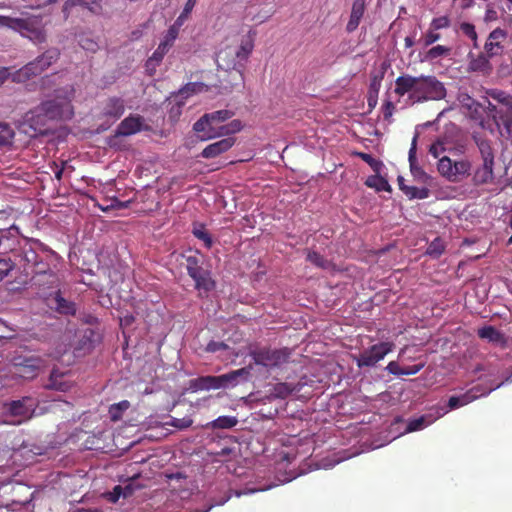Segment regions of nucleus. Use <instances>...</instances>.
Segmentation results:
<instances>
[{"instance_id":"4468645a","label":"nucleus","mask_w":512,"mask_h":512,"mask_svg":"<svg viewBox=\"0 0 512 512\" xmlns=\"http://www.w3.org/2000/svg\"><path fill=\"white\" fill-rule=\"evenodd\" d=\"M101 1L102 0H67L63 4L62 11L65 18H68L75 8L87 10L89 13L97 15L102 11Z\"/></svg>"},{"instance_id":"b1692460","label":"nucleus","mask_w":512,"mask_h":512,"mask_svg":"<svg viewBox=\"0 0 512 512\" xmlns=\"http://www.w3.org/2000/svg\"><path fill=\"white\" fill-rule=\"evenodd\" d=\"M366 1L365 0H354L351 8L350 18L346 25L347 32H354L365 13Z\"/></svg>"},{"instance_id":"680f3d73","label":"nucleus","mask_w":512,"mask_h":512,"mask_svg":"<svg viewBox=\"0 0 512 512\" xmlns=\"http://www.w3.org/2000/svg\"><path fill=\"white\" fill-rule=\"evenodd\" d=\"M14 264L10 259H0V281L9 274Z\"/></svg>"},{"instance_id":"dca6fc26","label":"nucleus","mask_w":512,"mask_h":512,"mask_svg":"<svg viewBox=\"0 0 512 512\" xmlns=\"http://www.w3.org/2000/svg\"><path fill=\"white\" fill-rule=\"evenodd\" d=\"M418 77L406 74L401 75L395 80V89L394 92L398 96H404L407 93H410L409 98L414 102L415 101V93L417 90Z\"/></svg>"},{"instance_id":"c85d7f7f","label":"nucleus","mask_w":512,"mask_h":512,"mask_svg":"<svg viewBox=\"0 0 512 512\" xmlns=\"http://www.w3.org/2000/svg\"><path fill=\"white\" fill-rule=\"evenodd\" d=\"M184 21L177 18L172 26L167 31V34L162 40V57L164 56L167 49H169L174 41L177 39L180 29L183 26Z\"/></svg>"},{"instance_id":"473e14b6","label":"nucleus","mask_w":512,"mask_h":512,"mask_svg":"<svg viewBox=\"0 0 512 512\" xmlns=\"http://www.w3.org/2000/svg\"><path fill=\"white\" fill-rule=\"evenodd\" d=\"M41 257L32 247H24L21 252V259L24 262V270L29 273L31 268Z\"/></svg>"},{"instance_id":"9b49d317","label":"nucleus","mask_w":512,"mask_h":512,"mask_svg":"<svg viewBox=\"0 0 512 512\" xmlns=\"http://www.w3.org/2000/svg\"><path fill=\"white\" fill-rule=\"evenodd\" d=\"M143 126V118L140 115H130L123 119L117 127L113 136L109 139L110 147L117 145L120 136H130L141 131Z\"/></svg>"},{"instance_id":"338daca9","label":"nucleus","mask_w":512,"mask_h":512,"mask_svg":"<svg viewBox=\"0 0 512 512\" xmlns=\"http://www.w3.org/2000/svg\"><path fill=\"white\" fill-rule=\"evenodd\" d=\"M274 393L277 397L285 398L291 393V389L286 383H278L274 387Z\"/></svg>"},{"instance_id":"37998d69","label":"nucleus","mask_w":512,"mask_h":512,"mask_svg":"<svg viewBox=\"0 0 512 512\" xmlns=\"http://www.w3.org/2000/svg\"><path fill=\"white\" fill-rule=\"evenodd\" d=\"M365 184L368 187L376 188L378 191H390V185L388 181L380 176L369 177Z\"/></svg>"},{"instance_id":"a878e982","label":"nucleus","mask_w":512,"mask_h":512,"mask_svg":"<svg viewBox=\"0 0 512 512\" xmlns=\"http://www.w3.org/2000/svg\"><path fill=\"white\" fill-rule=\"evenodd\" d=\"M191 388L198 389H219L225 388L224 383L219 376H205L190 381Z\"/></svg>"},{"instance_id":"5fc2aeb1","label":"nucleus","mask_w":512,"mask_h":512,"mask_svg":"<svg viewBox=\"0 0 512 512\" xmlns=\"http://www.w3.org/2000/svg\"><path fill=\"white\" fill-rule=\"evenodd\" d=\"M459 407H462L459 397L451 396L448 400L447 409L446 408H438L437 417H441V416L445 415L449 410H454Z\"/></svg>"},{"instance_id":"9d476101","label":"nucleus","mask_w":512,"mask_h":512,"mask_svg":"<svg viewBox=\"0 0 512 512\" xmlns=\"http://www.w3.org/2000/svg\"><path fill=\"white\" fill-rule=\"evenodd\" d=\"M48 120L49 119L39 105L24 114L21 127L26 134H43L46 131V124Z\"/></svg>"},{"instance_id":"052dcab7","label":"nucleus","mask_w":512,"mask_h":512,"mask_svg":"<svg viewBox=\"0 0 512 512\" xmlns=\"http://www.w3.org/2000/svg\"><path fill=\"white\" fill-rule=\"evenodd\" d=\"M356 156H358L361 160L367 163L373 170H378L379 162L375 158H373L372 155L364 152H357Z\"/></svg>"},{"instance_id":"4d7b16f0","label":"nucleus","mask_w":512,"mask_h":512,"mask_svg":"<svg viewBox=\"0 0 512 512\" xmlns=\"http://www.w3.org/2000/svg\"><path fill=\"white\" fill-rule=\"evenodd\" d=\"M450 26V19L447 16H441L434 18L430 23V28L432 30H440L443 28H448Z\"/></svg>"},{"instance_id":"f704fd0d","label":"nucleus","mask_w":512,"mask_h":512,"mask_svg":"<svg viewBox=\"0 0 512 512\" xmlns=\"http://www.w3.org/2000/svg\"><path fill=\"white\" fill-rule=\"evenodd\" d=\"M207 90V86L203 83L199 82H192L188 83L183 87L181 90H179L178 93H176L177 97H180L182 100L185 101L189 96L197 93H201L203 91Z\"/></svg>"},{"instance_id":"8fccbe9b","label":"nucleus","mask_w":512,"mask_h":512,"mask_svg":"<svg viewBox=\"0 0 512 512\" xmlns=\"http://www.w3.org/2000/svg\"><path fill=\"white\" fill-rule=\"evenodd\" d=\"M481 391L480 387H473L464 394L458 396L461 402V405H467L471 403L472 401L476 400L480 395H484L485 393L479 392Z\"/></svg>"},{"instance_id":"7ed1b4c3","label":"nucleus","mask_w":512,"mask_h":512,"mask_svg":"<svg viewBox=\"0 0 512 512\" xmlns=\"http://www.w3.org/2000/svg\"><path fill=\"white\" fill-rule=\"evenodd\" d=\"M254 35L249 31V34L242 39L238 48L227 46L221 49L217 54L218 67L223 70H237L242 73L245 64L254 49Z\"/></svg>"},{"instance_id":"3c124183","label":"nucleus","mask_w":512,"mask_h":512,"mask_svg":"<svg viewBox=\"0 0 512 512\" xmlns=\"http://www.w3.org/2000/svg\"><path fill=\"white\" fill-rule=\"evenodd\" d=\"M481 391L480 387H473L464 394L458 396L461 402V405H467L471 403L472 401L476 400L480 395H484L485 393L479 392Z\"/></svg>"},{"instance_id":"2eb2a0df","label":"nucleus","mask_w":512,"mask_h":512,"mask_svg":"<svg viewBox=\"0 0 512 512\" xmlns=\"http://www.w3.org/2000/svg\"><path fill=\"white\" fill-rule=\"evenodd\" d=\"M73 386V380L71 379V373L69 371H59L57 368H53L50 376L49 382L46 385L47 388L66 392L71 389Z\"/></svg>"},{"instance_id":"c9c22d12","label":"nucleus","mask_w":512,"mask_h":512,"mask_svg":"<svg viewBox=\"0 0 512 512\" xmlns=\"http://www.w3.org/2000/svg\"><path fill=\"white\" fill-rule=\"evenodd\" d=\"M453 174L455 177V182L459 181L461 178L466 177L470 174L471 163L469 160L462 159L459 161H453Z\"/></svg>"},{"instance_id":"58836bf2","label":"nucleus","mask_w":512,"mask_h":512,"mask_svg":"<svg viewBox=\"0 0 512 512\" xmlns=\"http://www.w3.org/2000/svg\"><path fill=\"white\" fill-rule=\"evenodd\" d=\"M206 114L208 115L211 125L220 126L221 123L230 119L234 115V112L224 109V110H218V111H214V112L206 113Z\"/></svg>"},{"instance_id":"6ab92c4d","label":"nucleus","mask_w":512,"mask_h":512,"mask_svg":"<svg viewBox=\"0 0 512 512\" xmlns=\"http://www.w3.org/2000/svg\"><path fill=\"white\" fill-rule=\"evenodd\" d=\"M235 144V139L232 137H227L224 139H221L217 142H214L212 144H209L206 146L202 152L201 156L206 159L215 158L222 153H225L228 151L233 145Z\"/></svg>"},{"instance_id":"5701e85b","label":"nucleus","mask_w":512,"mask_h":512,"mask_svg":"<svg viewBox=\"0 0 512 512\" xmlns=\"http://www.w3.org/2000/svg\"><path fill=\"white\" fill-rule=\"evenodd\" d=\"M494 164L495 161H483L474 172L473 182L476 185L491 183L494 179Z\"/></svg>"},{"instance_id":"e433bc0d","label":"nucleus","mask_w":512,"mask_h":512,"mask_svg":"<svg viewBox=\"0 0 512 512\" xmlns=\"http://www.w3.org/2000/svg\"><path fill=\"white\" fill-rule=\"evenodd\" d=\"M238 424V419L235 416H219L208 426L212 429H231Z\"/></svg>"},{"instance_id":"39448f33","label":"nucleus","mask_w":512,"mask_h":512,"mask_svg":"<svg viewBox=\"0 0 512 512\" xmlns=\"http://www.w3.org/2000/svg\"><path fill=\"white\" fill-rule=\"evenodd\" d=\"M60 57V51L57 48H49L33 61L20 68L15 74L17 81H27L32 77L38 76L46 71Z\"/></svg>"},{"instance_id":"774afa93","label":"nucleus","mask_w":512,"mask_h":512,"mask_svg":"<svg viewBox=\"0 0 512 512\" xmlns=\"http://www.w3.org/2000/svg\"><path fill=\"white\" fill-rule=\"evenodd\" d=\"M196 2L197 0H187L183 11L178 16V18L185 22L188 19L190 13L192 12L193 8L195 7Z\"/></svg>"},{"instance_id":"a211bd4d","label":"nucleus","mask_w":512,"mask_h":512,"mask_svg":"<svg viewBox=\"0 0 512 512\" xmlns=\"http://www.w3.org/2000/svg\"><path fill=\"white\" fill-rule=\"evenodd\" d=\"M417 139H418V134H415V136L412 139L411 147L408 152V161H409L410 171L415 179H417L418 181H421L423 183H426L429 179V176L419 166V164L417 162V158H416Z\"/></svg>"},{"instance_id":"603ef678","label":"nucleus","mask_w":512,"mask_h":512,"mask_svg":"<svg viewBox=\"0 0 512 512\" xmlns=\"http://www.w3.org/2000/svg\"><path fill=\"white\" fill-rule=\"evenodd\" d=\"M430 423H431V421L426 420V416H421V417L410 420L407 425L406 431L414 432V431L423 429Z\"/></svg>"},{"instance_id":"20e7f679","label":"nucleus","mask_w":512,"mask_h":512,"mask_svg":"<svg viewBox=\"0 0 512 512\" xmlns=\"http://www.w3.org/2000/svg\"><path fill=\"white\" fill-rule=\"evenodd\" d=\"M0 27H7L35 44L46 42L47 34L42 19L37 16L14 18L0 15Z\"/></svg>"},{"instance_id":"cd10ccee","label":"nucleus","mask_w":512,"mask_h":512,"mask_svg":"<svg viewBox=\"0 0 512 512\" xmlns=\"http://www.w3.org/2000/svg\"><path fill=\"white\" fill-rule=\"evenodd\" d=\"M167 107L169 108L168 116L171 123H175L182 113V107L185 104V101L182 100L180 97H177L176 94L172 95L171 97L167 98L166 101Z\"/></svg>"},{"instance_id":"de8ad7c7","label":"nucleus","mask_w":512,"mask_h":512,"mask_svg":"<svg viewBox=\"0 0 512 512\" xmlns=\"http://www.w3.org/2000/svg\"><path fill=\"white\" fill-rule=\"evenodd\" d=\"M160 65V46L154 51L145 64L147 73L152 76L156 73L157 67Z\"/></svg>"},{"instance_id":"a19ab883","label":"nucleus","mask_w":512,"mask_h":512,"mask_svg":"<svg viewBox=\"0 0 512 512\" xmlns=\"http://www.w3.org/2000/svg\"><path fill=\"white\" fill-rule=\"evenodd\" d=\"M402 192L409 199H426L429 197L430 191L426 187L418 188L416 186H408V188H402Z\"/></svg>"},{"instance_id":"bb28decb","label":"nucleus","mask_w":512,"mask_h":512,"mask_svg":"<svg viewBox=\"0 0 512 512\" xmlns=\"http://www.w3.org/2000/svg\"><path fill=\"white\" fill-rule=\"evenodd\" d=\"M472 138L479 149L482 160L494 161L495 155L491 141L478 133H474Z\"/></svg>"},{"instance_id":"c03bdc74","label":"nucleus","mask_w":512,"mask_h":512,"mask_svg":"<svg viewBox=\"0 0 512 512\" xmlns=\"http://www.w3.org/2000/svg\"><path fill=\"white\" fill-rule=\"evenodd\" d=\"M48 272H54V271L51 269L49 261L47 259H43L42 257L36 262V264L29 271V273H31L32 276L48 274Z\"/></svg>"},{"instance_id":"69168bd1","label":"nucleus","mask_w":512,"mask_h":512,"mask_svg":"<svg viewBox=\"0 0 512 512\" xmlns=\"http://www.w3.org/2000/svg\"><path fill=\"white\" fill-rule=\"evenodd\" d=\"M444 151H445L444 144L440 141L433 143L429 148V153L434 158H441L442 157L441 155L444 153Z\"/></svg>"},{"instance_id":"7c9ffc66","label":"nucleus","mask_w":512,"mask_h":512,"mask_svg":"<svg viewBox=\"0 0 512 512\" xmlns=\"http://www.w3.org/2000/svg\"><path fill=\"white\" fill-rule=\"evenodd\" d=\"M55 303L56 310L65 315H75L76 314V305L72 301H68L61 296L60 289L55 291Z\"/></svg>"},{"instance_id":"4be33fe9","label":"nucleus","mask_w":512,"mask_h":512,"mask_svg":"<svg viewBox=\"0 0 512 512\" xmlns=\"http://www.w3.org/2000/svg\"><path fill=\"white\" fill-rule=\"evenodd\" d=\"M478 337L488 342L505 347L507 345V338L505 334L497 330L494 326H484L478 329Z\"/></svg>"},{"instance_id":"4c0bfd02","label":"nucleus","mask_w":512,"mask_h":512,"mask_svg":"<svg viewBox=\"0 0 512 512\" xmlns=\"http://www.w3.org/2000/svg\"><path fill=\"white\" fill-rule=\"evenodd\" d=\"M192 233L197 239L204 242V245L206 248L210 249L212 247V244H213L212 237H211L210 233L207 231L204 224L195 223L193 225Z\"/></svg>"},{"instance_id":"ea45409f","label":"nucleus","mask_w":512,"mask_h":512,"mask_svg":"<svg viewBox=\"0 0 512 512\" xmlns=\"http://www.w3.org/2000/svg\"><path fill=\"white\" fill-rule=\"evenodd\" d=\"M242 129V123L240 120L235 119L227 124H222L218 126V137L220 136H228L231 134H235Z\"/></svg>"},{"instance_id":"72a5a7b5","label":"nucleus","mask_w":512,"mask_h":512,"mask_svg":"<svg viewBox=\"0 0 512 512\" xmlns=\"http://www.w3.org/2000/svg\"><path fill=\"white\" fill-rule=\"evenodd\" d=\"M453 161L448 156H442L439 158L437 169L438 172L445 177L447 180L451 182H455V177L453 172Z\"/></svg>"},{"instance_id":"09e8293b","label":"nucleus","mask_w":512,"mask_h":512,"mask_svg":"<svg viewBox=\"0 0 512 512\" xmlns=\"http://www.w3.org/2000/svg\"><path fill=\"white\" fill-rule=\"evenodd\" d=\"M192 419L190 418H172L170 417L169 421H162V428H165L168 425L174 426L177 429H186L192 425Z\"/></svg>"},{"instance_id":"f03ea898","label":"nucleus","mask_w":512,"mask_h":512,"mask_svg":"<svg viewBox=\"0 0 512 512\" xmlns=\"http://www.w3.org/2000/svg\"><path fill=\"white\" fill-rule=\"evenodd\" d=\"M171 258L185 267L188 275L194 280L197 290L209 292L215 287L210 271L203 267L204 255L200 252L173 253Z\"/></svg>"},{"instance_id":"f257e3e1","label":"nucleus","mask_w":512,"mask_h":512,"mask_svg":"<svg viewBox=\"0 0 512 512\" xmlns=\"http://www.w3.org/2000/svg\"><path fill=\"white\" fill-rule=\"evenodd\" d=\"M487 93L501 106L487 101L485 111L495 123L499 135L512 145V95L498 89L489 90Z\"/></svg>"},{"instance_id":"0eeeda50","label":"nucleus","mask_w":512,"mask_h":512,"mask_svg":"<svg viewBox=\"0 0 512 512\" xmlns=\"http://www.w3.org/2000/svg\"><path fill=\"white\" fill-rule=\"evenodd\" d=\"M254 364L265 367L266 369L278 368L288 362L290 353L287 349H255L250 352Z\"/></svg>"},{"instance_id":"49530a36","label":"nucleus","mask_w":512,"mask_h":512,"mask_svg":"<svg viewBox=\"0 0 512 512\" xmlns=\"http://www.w3.org/2000/svg\"><path fill=\"white\" fill-rule=\"evenodd\" d=\"M451 52L449 47L443 45H437L430 48L426 53V58L429 60H434L440 57L448 56Z\"/></svg>"},{"instance_id":"f8f14e48","label":"nucleus","mask_w":512,"mask_h":512,"mask_svg":"<svg viewBox=\"0 0 512 512\" xmlns=\"http://www.w3.org/2000/svg\"><path fill=\"white\" fill-rule=\"evenodd\" d=\"M32 285L37 287L38 292L46 297L52 295L53 291L59 289L60 279L56 272H48L39 276L31 277Z\"/></svg>"},{"instance_id":"ddd939ff","label":"nucleus","mask_w":512,"mask_h":512,"mask_svg":"<svg viewBox=\"0 0 512 512\" xmlns=\"http://www.w3.org/2000/svg\"><path fill=\"white\" fill-rule=\"evenodd\" d=\"M507 38V33L501 28H496L490 32L484 45L485 53L488 57L501 55L504 50L503 42Z\"/></svg>"},{"instance_id":"bf43d9fd","label":"nucleus","mask_w":512,"mask_h":512,"mask_svg":"<svg viewBox=\"0 0 512 512\" xmlns=\"http://www.w3.org/2000/svg\"><path fill=\"white\" fill-rule=\"evenodd\" d=\"M105 496L111 503H116L121 497L124 498L122 485H116L113 490L106 493Z\"/></svg>"},{"instance_id":"412c9836","label":"nucleus","mask_w":512,"mask_h":512,"mask_svg":"<svg viewBox=\"0 0 512 512\" xmlns=\"http://www.w3.org/2000/svg\"><path fill=\"white\" fill-rule=\"evenodd\" d=\"M193 130L197 133H202L201 140H210L218 137V126H213L210 123L207 114H204L193 125Z\"/></svg>"},{"instance_id":"a18cd8bd","label":"nucleus","mask_w":512,"mask_h":512,"mask_svg":"<svg viewBox=\"0 0 512 512\" xmlns=\"http://www.w3.org/2000/svg\"><path fill=\"white\" fill-rule=\"evenodd\" d=\"M19 365L23 367V373L32 378L40 368L41 361L39 359H25L23 363H20Z\"/></svg>"},{"instance_id":"f3484780","label":"nucleus","mask_w":512,"mask_h":512,"mask_svg":"<svg viewBox=\"0 0 512 512\" xmlns=\"http://www.w3.org/2000/svg\"><path fill=\"white\" fill-rule=\"evenodd\" d=\"M34 410L35 402L30 397H24L20 400H15L8 404V412L12 416L30 418Z\"/></svg>"},{"instance_id":"2f4dec72","label":"nucleus","mask_w":512,"mask_h":512,"mask_svg":"<svg viewBox=\"0 0 512 512\" xmlns=\"http://www.w3.org/2000/svg\"><path fill=\"white\" fill-rule=\"evenodd\" d=\"M306 260L314 266L324 270H329L333 267V263L330 260L313 250H307Z\"/></svg>"},{"instance_id":"79ce46f5","label":"nucleus","mask_w":512,"mask_h":512,"mask_svg":"<svg viewBox=\"0 0 512 512\" xmlns=\"http://www.w3.org/2000/svg\"><path fill=\"white\" fill-rule=\"evenodd\" d=\"M445 250V245L440 237L435 238L428 246L426 254L433 257H440Z\"/></svg>"},{"instance_id":"6e6552de","label":"nucleus","mask_w":512,"mask_h":512,"mask_svg":"<svg viewBox=\"0 0 512 512\" xmlns=\"http://www.w3.org/2000/svg\"><path fill=\"white\" fill-rule=\"evenodd\" d=\"M40 106L49 120H67L71 119L74 115L73 106L69 97L57 95L54 99L42 102Z\"/></svg>"},{"instance_id":"423d86ee","label":"nucleus","mask_w":512,"mask_h":512,"mask_svg":"<svg viewBox=\"0 0 512 512\" xmlns=\"http://www.w3.org/2000/svg\"><path fill=\"white\" fill-rule=\"evenodd\" d=\"M446 97V88L435 76H418L414 102L441 100Z\"/></svg>"},{"instance_id":"1a4fd4ad","label":"nucleus","mask_w":512,"mask_h":512,"mask_svg":"<svg viewBox=\"0 0 512 512\" xmlns=\"http://www.w3.org/2000/svg\"><path fill=\"white\" fill-rule=\"evenodd\" d=\"M395 345L393 342H380L372 345L370 348L364 350L359 356L354 357L357 366L372 367L375 366L380 360L393 351Z\"/></svg>"},{"instance_id":"e2e57ef3","label":"nucleus","mask_w":512,"mask_h":512,"mask_svg":"<svg viewBox=\"0 0 512 512\" xmlns=\"http://www.w3.org/2000/svg\"><path fill=\"white\" fill-rule=\"evenodd\" d=\"M129 405L130 404H129V402L127 400H124V401H121V402H119L117 404L112 405L111 408H110V413H111L112 419L113 420L118 419V415L115 413V411L122 412V411L128 409Z\"/></svg>"},{"instance_id":"6e6d98bb","label":"nucleus","mask_w":512,"mask_h":512,"mask_svg":"<svg viewBox=\"0 0 512 512\" xmlns=\"http://www.w3.org/2000/svg\"><path fill=\"white\" fill-rule=\"evenodd\" d=\"M124 498H128L134 494V492L141 488L140 485L136 484V479H128L124 485H122Z\"/></svg>"},{"instance_id":"864d4df0","label":"nucleus","mask_w":512,"mask_h":512,"mask_svg":"<svg viewBox=\"0 0 512 512\" xmlns=\"http://www.w3.org/2000/svg\"><path fill=\"white\" fill-rule=\"evenodd\" d=\"M14 137L13 130L8 125H0V145L5 146L11 143Z\"/></svg>"},{"instance_id":"c756f323","label":"nucleus","mask_w":512,"mask_h":512,"mask_svg":"<svg viewBox=\"0 0 512 512\" xmlns=\"http://www.w3.org/2000/svg\"><path fill=\"white\" fill-rule=\"evenodd\" d=\"M489 58L490 57H488L486 53H481L477 57L470 60L469 68L472 71L488 74L492 69Z\"/></svg>"},{"instance_id":"aec40b11","label":"nucleus","mask_w":512,"mask_h":512,"mask_svg":"<svg viewBox=\"0 0 512 512\" xmlns=\"http://www.w3.org/2000/svg\"><path fill=\"white\" fill-rule=\"evenodd\" d=\"M251 366L243 367L221 375L225 388L235 387L242 382H247L250 377Z\"/></svg>"},{"instance_id":"393cba45","label":"nucleus","mask_w":512,"mask_h":512,"mask_svg":"<svg viewBox=\"0 0 512 512\" xmlns=\"http://www.w3.org/2000/svg\"><path fill=\"white\" fill-rule=\"evenodd\" d=\"M125 111L124 100L118 97L108 98L102 109V113L105 117L119 119Z\"/></svg>"},{"instance_id":"13d9d810","label":"nucleus","mask_w":512,"mask_h":512,"mask_svg":"<svg viewBox=\"0 0 512 512\" xmlns=\"http://www.w3.org/2000/svg\"><path fill=\"white\" fill-rule=\"evenodd\" d=\"M460 30L463 34L469 37L472 41L477 40V33L475 30V26L471 23L463 22L460 25Z\"/></svg>"},{"instance_id":"0e129e2a","label":"nucleus","mask_w":512,"mask_h":512,"mask_svg":"<svg viewBox=\"0 0 512 512\" xmlns=\"http://www.w3.org/2000/svg\"><path fill=\"white\" fill-rule=\"evenodd\" d=\"M440 39V34L436 32V30H432L431 28L424 35V45L426 47L434 44Z\"/></svg>"}]
</instances>
